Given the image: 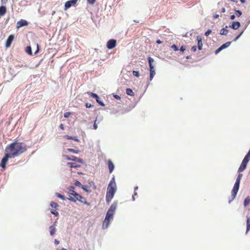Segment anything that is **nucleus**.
Returning <instances> with one entry per match:
<instances>
[{
    "mask_svg": "<svg viewBox=\"0 0 250 250\" xmlns=\"http://www.w3.org/2000/svg\"><path fill=\"white\" fill-rule=\"evenodd\" d=\"M240 25L241 24L239 21H233L231 24L229 25V27L233 29L236 30L240 27Z\"/></svg>",
    "mask_w": 250,
    "mask_h": 250,
    "instance_id": "9b49d317",
    "label": "nucleus"
},
{
    "mask_svg": "<svg viewBox=\"0 0 250 250\" xmlns=\"http://www.w3.org/2000/svg\"><path fill=\"white\" fill-rule=\"evenodd\" d=\"M84 198H83V199H80V200H78V201H79L80 202H81V203H83V200H84Z\"/></svg>",
    "mask_w": 250,
    "mask_h": 250,
    "instance_id": "69168bd1",
    "label": "nucleus"
},
{
    "mask_svg": "<svg viewBox=\"0 0 250 250\" xmlns=\"http://www.w3.org/2000/svg\"><path fill=\"white\" fill-rule=\"evenodd\" d=\"M67 166H69L70 167H74V168H76V167H80L79 165L76 164L75 163H67Z\"/></svg>",
    "mask_w": 250,
    "mask_h": 250,
    "instance_id": "5701e85b",
    "label": "nucleus"
},
{
    "mask_svg": "<svg viewBox=\"0 0 250 250\" xmlns=\"http://www.w3.org/2000/svg\"><path fill=\"white\" fill-rule=\"evenodd\" d=\"M12 158H13V157H11V155L8 152H5V155L1 161L0 167L2 168L5 169L6 167V164L8 160V159Z\"/></svg>",
    "mask_w": 250,
    "mask_h": 250,
    "instance_id": "20e7f679",
    "label": "nucleus"
},
{
    "mask_svg": "<svg viewBox=\"0 0 250 250\" xmlns=\"http://www.w3.org/2000/svg\"><path fill=\"white\" fill-rule=\"evenodd\" d=\"M196 48H197V47H196V46L195 45L191 47V50L192 51H193V52H195V51H196Z\"/></svg>",
    "mask_w": 250,
    "mask_h": 250,
    "instance_id": "8fccbe9b",
    "label": "nucleus"
},
{
    "mask_svg": "<svg viewBox=\"0 0 250 250\" xmlns=\"http://www.w3.org/2000/svg\"><path fill=\"white\" fill-rule=\"evenodd\" d=\"M83 203L85 204V205H87V206H89L90 205V203L87 202H86L85 199V198L84 199V200H83Z\"/></svg>",
    "mask_w": 250,
    "mask_h": 250,
    "instance_id": "603ef678",
    "label": "nucleus"
},
{
    "mask_svg": "<svg viewBox=\"0 0 250 250\" xmlns=\"http://www.w3.org/2000/svg\"><path fill=\"white\" fill-rule=\"evenodd\" d=\"M116 44V41L115 40L111 39L109 40L107 42V47L109 49H111L114 48Z\"/></svg>",
    "mask_w": 250,
    "mask_h": 250,
    "instance_id": "6e6552de",
    "label": "nucleus"
},
{
    "mask_svg": "<svg viewBox=\"0 0 250 250\" xmlns=\"http://www.w3.org/2000/svg\"><path fill=\"white\" fill-rule=\"evenodd\" d=\"M74 185L77 186V187H82V186L83 185L81 184V183L79 181H77V180H76L74 182Z\"/></svg>",
    "mask_w": 250,
    "mask_h": 250,
    "instance_id": "c9c22d12",
    "label": "nucleus"
},
{
    "mask_svg": "<svg viewBox=\"0 0 250 250\" xmlns=\"http://www.w3.org/2000/svg\"><path fill=\"white\" fill-rule=\"evenodd\" d=\"M50 212L52 214L56 216H58L59 215V213L55 210H51Z\"/></svg>",
    "mask_w": 250,
    "mask_h": 250,
    "instance_id": "58836bf2",
    "label": "nucleus"
},
{
    "mask_svg": "<svg viewBox=\"0 0 250 250\" xmlns=\"http://www.w3.org/2000/svg\"><path fill=\"white\" fill-rule=\"evenodd\" d=\"M87 0L88 3L91 5L93 4L95 2V1H96V0Z\"/></svg>",
    "mask_w": 250,
    "mask_h": 250,
    "instance_id": "a18cd8bd",
    "label": "nucleus"
},
{
    "mask_svg": "<svg viewBox=\"0 0 250 250\" xmlns=\"http://www.w3.org/2000/svg\"><path fill=\"white\" fill-rule=\"evenodd\" d=\"M98 128V125L96 123V122H94V125H93V128L94 129H97Z\"/></svg>",
    "mask_w": 250,
    "mask_h": 250,
    "instance_id": "864d4df0",
    "label": "nucleus"
},
{
    "mask_svg": "<svg viewBox=\"0 0 250 250\" xmlns=\"http://www.w3.org/2000/svg\"><path fill=\"white\" fill-rule=\"evenodd\" d=\"M231 44V42H228L224 44H223L220 47L221 48V49L222 50L229 47L230 46V45Z\"/></svg>",
    "mask_w": 250,
    "mask_h": 250,
    "instance_id": "4be33fe9",
    "label": "nucleus"
},
{
    "mask_svg": "<svg viewBox=\"0 0 250 250\" xmlns=\"http://www.w3.org/2000/svg\"><path fill=\"white\" fill-rule=\"evenodd\" d=\"M126 93L128 95H129V96H134V92L133 91V90L130 89V88H126Z\"/></svg>",
    "mask_w": 250,
    "mask_h": 250,
    "instance_id": "393cba45",
    "label": "nucleus"
},
{
    "mask_svg": "<svg viewBox=\"0 0 250 250\" xmlns=\"http://www.w3.org/2000/svg\"><path fill=\"white\" fill-rule=\"evenodd\" d=\"M229 27V26L226 25L225 27L223 28L220 31V34L221 35H227L229 32L227 28Z\"/></svg>",
    "mask_w": 250,
    "mask_h": 250,
    "instance_id": "4468645a",
    "label": "nucleus"
},
{
    "mask_svg": "<svg viewBox=\"0 0 250 250\" xmlns=\"http://www.w3.org/2000/svg\"><path fill=\"white\" fill-rule=\"evenodd\" d=\"M78 0H70L67 1L64 4V9L66 10L72 6H74L77 3Z\"/></svg>",
    "mask_w": 250,
    "mask_h": 250,
    "instance_id": "423d86ee",
    "label": "nucleus"
},
{
    "mask_svg": "<svg viewBox=\"0 0 250 250\" xmlns=\"http://www.w3.org/2000/svg\"><path fill=\"white\" fill-rule=\"evenodd\" d=\"M117 190V186L115 178L113 177L110 180L107 189L106 194V201L109 202L113 198L115 193Z\"/></svg>",
    "mask_w": 250,
    "mask_h": 250,
    "instance_id": "f03ea898",
    "label": "nucleus"
},
{
    "mask_svg": "<svg viewBox=\"0 0 250 250\" xmlns=\"http://www.w3.org/2000/svg\"><path fill=\"white\" fill-rule=\"evenodd\" d=\"M67 150L68 151H69V152H72V153H75V154H77L78 153V152H79L78 150H75V149H72V148H68Z\"/></svg>",
    "mask_w": 250,
    "mask_h": 250,
    "instance_id": "f704fd0d",
    "label": "nucleus"
},
{
    "mask_svg": "<svg viewBox=\"0 0 250 250\" xmlns=\"http://www.w3.org/2000/svg\"><path fill=\"white\" fill-rule=\"evenodd\" d=\"M235 12L237 17H240L242 14V12L238 10H235Z\"/></svg>",
    "mask_w": 250,
    "mask_h": 250,
    "instance_id": "e433bc0d",
    "label": "nucleus"
},
{
    "mask_svg": "<svg viewBox=\"0 0 250 250\" xmlns=\"http://www.w3.org/2000/svg\"><path fill=\"white\" fill-rule=\"evenodd\" d=\"M26 147L24 143L15 141L7 146L5 151L8 152L11 155V157L15 158L25 152L27 150Z\"/></svg>",
    "mask_w": 250,
    "mask_h": 250,
    "instance_id": "f257e3e1",
    "label": "nucleus"
},
{
    "mask_svg": "<svg viewBox=\"0 0 250 250\" xmlns=\"http://www.w3.org/2000/svg\"><path fill=\"white\" fill-rule=\"evenodd\" d=\"M8 0H1V3L3 4H5L7 3Z\"/></svg>",
    "mask_w": 250,
    "mask_h": 250,
    "instance_id": "5fc2aeb1",
    "label": "nucleus"
},
{
    "mask_svg": "<svg viewBox=\"0 0 250 250\" xmlns=\"http://www.w3.org/2000/svg\"><path fill=\"white\" fill-rule=\"evenodd\" d=\"M54 243L55 245H57L59 244V241H58L57 240L55 239L54 241Z\"/></svg>",
    "mask_w": 250,
    "mask_h": 250,
    "instance_id": "052dcab7",
    "label": "nucleus"
},
{
    "mask_svg": "<svg viewBox=\"0 0 250 250\" xmlns=\"http://www.w3.org/2000/svg\"><path fill=\"white\" fill-rule=\"evenodd\" d=\"M83 203L85 204V205H87V206H89L90 205V203L87 202H86L85 199V198L84 199V200H83Z\"/></svg>",
    "mask_w": 250,
    "mask_h": 250,
    "instance_id": "3c124183",
    "label": "nucleus"
},
{
    "mask_svg": "<svg viewBox=\"0 0 250 250\" xmlns=\"http://www.w3.org/2000/svg\"><path fill=\"white\" fill-rule=\"evenodd\" d=\"M64 157L65 158V159H66L68 160L76 161V162H78L79 163H82V162H83L82 159H81L80 158H77L74 156H73V155H71L70 156H67V155H65V156H64Z\"/></svg>",
    "mask_w": 250,
    "mask_h": 250,
    "instance_id": "0eeeda50",
    "label": "nucleus"
},
{
    "mask_svg": "<svg viewBox=\"0 0 250 250\" xmlns=\"http://www.w3.org/2000/svg\"><path fill=\"white\" fill-rule=\"evenodd\" d=\"M240 2L242 3H244L245 2V0H240Z\"/></svg>",
    "mask_w": 250,
    "mask_h": 250,
    "instance_id": "774afa93",
    "label": "nucleus"
},
{
    "mask_svg": "<svg viewBox=\"0 0 250 250\" xmlns=\"http://www.w3.org/2000/svg\"><path fill=\"white\" fill-rule=\"evenodd\" d=\"M250 203V197H247L244 201V206L246 207Z\"/></svg>",
    "mask_w": 250,
    "mask_h": 250,
    "instance_id": "b1692460",
    "label": "nucleus"
},
{
    "mask_svg": "<svg viewBox=\"0 0 250 250\" xmlns=\"http://www.w3.org/2000/svg\"><path fill=\"white\" fill-rule=\"evenodd\" d=\"M85 106L86 108H90L92 106V105L90 103H86L85 104Z\"/></svg>",
    "mask_w": 250,
    "mask_h": 250,
    "instance_id": "09e8293b",
    "label": "nucleus"
},
{
    "mask_svg": "<svg viewBox=\"0 0 250 250\" xmlns=\"http://www.w3.org/2000/svg\"><path fill=\"white\" fill-rule=\"evenodd\" d=\"M49 228H50V234L51 235H53L56 231L55 227L54 225H52Z\"/></svg>",
    "mask_w": 250,
    "mask_h": 250,
    "instance_id": "aec40b11",
    "label": "nucleus"
},
{
    "mask_svg": "<svg viewBox=\"0 0 250 250\" xmlns=\"http://www.w3.org/2000/svg\"><path fill=\"white\" fill-rule=\"evenodd\" d=\"M68 189H69V190H68V193L69 195H74V193H76V192H75L74 191L75 188L73 186L70 187Z\"/></svg>",
    "mask_w": 250,
    "mask_h": 250,
    "instance_id": "a211bd4d",
    "label": "nucleus"
},
{
    "mask_svg": "<svg viewBox=\"0 0 250 250\" xmlns=\"http://www.w3.org/2000/svg\"><path fill=\"white\" fill-rule=\"evenodd\" d=\"M117 206V203L115 202H114L109 208L108 209L107 213H109V214H111L113 216V215L115 213V210L116 209Z\"/></svg>",
    "mask_w": 250,
    "mask_h": 250,
    "instance_id": "39448f33",
    "label": "nucleus"
},
{
    "mask_svg": "<svg viewBox=\"0 0 250 250\" xmlns=\"http://www.w3.org/2000/svg\"><path fill=\"white\" fill-rule=\"evenodd\" d=\"M211 32V30L210 29L208 30L205 33V35L206 36H208Z\"/></svg>",
    "mask_w": 250,
    "mask_h": 250,
    "instance_id": "c03bdc74",
    "label": "nucleus"
},
{
    "mask_svg": "<svg viewBox=\"0 0 250 250\" xmlns=\"http://www.w3.org/2000/svg\"><path fill=\"white\" fill-rule=\"evenodd\" d=\"M133 74L134 76L137 77L140 76L139 72L138 71H135V70L133 71Z\"/></svg>",
    "mask_w": 250,
    "mask_h": 250,
    "instance_id": "a19ab883",
    "label": "nucleus"
},
{
    "mask_svg": "<svg viewBox=\"0 0 250 250\" xmlns=\"http://www.w3.org/2000/svg\"><path fill=\"white\" fill-rule=\"evenodd\" d=\"M243 32H244V30L242 31L239 33V34L238 35H237V37L233 39V41L234 42H236L238 40V39L242 36V35L243 34Z\"/></svg>",
    "mask_w": 250,
    "mask_h": 250,
    "instance_id": "72a5a7b5",
    "label": "nucleus"
},
{
    "mask_svg": "<svg viewBox=\"0 0 250 250\" xmlns=\"http://www.w3.org/2000/svg\"><path fill=\"white\" fill-rule=\"evenodd\" d=\"M243 176V174H241V173H239L237 177V178L240 179V180H241L242 179V177Z\"/></svg>",
    "mask_w": 250,
    "mask_h": 250,
    "instance_id": "4d7b16f0",
    "label": "nucleus"
},
{
    "mask_svg": "<svg viewBox=\"0 0 250 250\" xmlns=\"http://www.w3.org/2000/svg\"><path fill=\"white\" fill-rule=\"evenodd\" d=\"M14 36L13 35H10L6 40L5 46L9 47L10 46L12 41H13Z\"/></svg>",
    "mask_w": 250,
    "mask_h": 250,
    "instance_id": "9d476101",
    "label": "nucleus"
},
{
    "mask_svg": "<svg viewBox=\"0 0 250 250\" xmlns=\"http://www.w3.org/2000/svg\"><path fill=\"white\" fill-rule=\"evenodd\" d=\"M71 113L69 112H65V113H64V115H63L64 117L67 118L69 117V116L71 115Z\"/></svg>",
    "mask_w": 250,
    "mask_h": 250,
    "instance_id": "79ce46f5",
    "label": "nucleus"
},
{
    "mask_svg": "<svg viewBox=\"0 0 250 250\" xmlns=\"http://www.w3.org/2000/svg\"><path fill=\"white\" fill-rule=\"evenodd\" d=\"M25 51L29 55L32 54V49L30 46H28L26 47Z\"/></svg>",
    "mask_w": 250,
    "mask_h": 250,
    "instance_id": "c85d7f7f",
    "label": "nucleus"
},
{
    "mask_svg": "<svg viewBox=\"0 0 250 250\" xmlns=\"http://www.w3.org/2000/svg\"><path fill=\"white\" fill-rule=\"evenodd\" d=\"M96 102L101 106H104V103L100 100V98L99 99H97L96 100Z\"/></svg>",
    "mask_w": 250,
    "mask_h": 250,
    "instance_id": "ea45409f",
    "label": "nucleus"
},
{
    "mask_svg": "<svg viewBox=\"0 0 250 250\" xmlns=\"http://www.w3.org/2000/svg\"><path fill=\"white\" fill-rule=\"evenodd\" d=\"M197 41H198L197 44H198V49L199 50H201L202 49V46H203V43H202V38H201L200 36H198L197 37Z\"/></svg>",
    "mask_w": 250,
    "mask_h": 250,
    "instance_id": "2eb2a0df",
    "label": "nucleus"
},
{
    "mask_svg": "<svg viewBox=\"0 0 250 250\" xmlns=\"http://www.w3.org/2000/svg\"><path fill=\"white\" fill-rule=\"evenodd\" d=\"M222 49L220 47V46L215 51V54H217L219 53L221 51H222Z\"/></svg>",
    "mask_w": 250,
    "mask_h": 250,
    "instance_id": "49530a36",
    "label": "nucleus"
},
{
    "mask_svg": "<svg viewBox=\"0 0 250 250\" xmlns=\"http://www.w3.org/2000/svg\"><path fill=\"white\" fill-rule=\"evenodd\" d=\"M225 11H226V9H225V8L224 7L222 8V10H221V12H222V13H225Z\"/></svg>",
    "mask_w": 250,
    "mask_h": 250,
    "instance_id": "338daca9",
    "label": "nucleus"
},
{
    "mask_svg": "<svg viewBox=\"0 0 250 250\" xmlns=\"http://www.w3.org/2000/svg\"><path fill=\"white\" fill-rule=\"evenodd\" d=\"M81 188L85 192L87 193L91 192V190L89 189H88V187L86 185H82Z\"/></svg>",
    "mask_w": 250,
    "mask_h": 250,
    "instance_id": "a878e982",
    "label": "nucleus"
},
{
    "mask_svg": "<svg viewBox=\"0 0 250 250\" xmlns=\"http://www.w3.org/2000/svg\"><path fill=\"white\" fill-rule=\"evenodd\" d=\"M88 94L91 97L95 98L96 99V100H97V99H99V96L96 93H94L92 92H89Z\"/></svg>",
    "mask_w": 250,
    "mask_h": 250,
    "instance_id": "cd10ccee",
    "label": "nucleus"
},
{
    "mask_svg": "<svg viewBox=\"0 0 250 250\" xmlns=\"http://www.w3.org/2000/svg\"><path fill=\"white\" fill-rule=\"evenodd\" d=\"M6 12V8L4 5L0 6V17H2L5 14Z\"/></svg>",
    "mask_w": 250,
    "mask_h": 250,
    "instance_id": "dca6fc26",
    "label": "nucleus"
},
{
    "mask_svg": "<svg viewBox=\"0 0 250 250\" xmlns=\"http://www.w3.org/2000/svg\"><path fill=\"white\" fill-rule=\"evenodd\" d=\"M28 25V22L24 20H21L17 23V28H19L22 26H26Z\"/></svg>",
    "mask_w": 250,
    "mask_h": 250,
    "instance_id": "1a4fd4ad",
    "label": "nucleus"
},
{
    "mask_svg": "<svg viewBox=\"0 0 250 250\" xmlns=\"http://www.w3.org/2000/svg\"><path fill=\"white\" fill-rule=\"evenodd\" d=\"M238 190L239 188L233 187L232 190L231 191V196L232 197V199H234L235 198Z\"/></svg>",
    "mask_w": 250,
    "mask_h": 250,
    "instance_id": "f3484780",
    "label": "nucleus"
},
{
    "mask_svg": "<svg viewBox=\"0 0 250 250\" xmlns=\"http://www.w3.org/2000/svg\"><path fill=\"white\" fill-rule=\"evenodd\" d=\"M64 137L68 140H73L78 142H79V140L76 137L65 135Z\"/></svg>",
    "mask_w": 250,
    "mask_h": 250,
    "instance_id": "412c9836",
    "label": "nucleus"
},
{
    "mask_svg": "<svg viewBox=\"0 0 250 250\" xmlns=\"http://www.w3.org/2000/svg\"><path fill=\"white\" fill-rule=\"evenodd\" d=\"M137 193L136 192H135L134 193V194L132 195V200H133V201H135L134 197H135V196H137Z\"/></svg>",
    "mask_w": 250,
    "mask_h": 250,
    "instance_id": "13d9d810",
    "label": "nucleus"
},
{
    "mask_svg": "<svg viewBox=\"0 0 250 250\" xmlns=\"http://www.w3.org/2000/svg\"><path fill=\"white\" fill-rule=\"evenodd\" d=\"M113 215L109 214V213L106 212L105 217V218L106 219V220H111L113 219Z\"/></svg>",
    "mask_w": 250,
    "mask_h": 250,
    "instance_id": "473e14b6",
    "label": "nucleus"
},
{
    "mask_svg": "<svg viewBox=\"0 0 250 250\" xmlns=\"http://www.w3.org/2000/svg\"><path fill=\"white\" fill-rule=\"evenodd\" d=\"M108 166L109 173H111L114 169V165L110 160L108 161Z\"/></svg>",
    "mask_w": 250,
    "mask_h": 250,
    "instance_id": "f8f14e48",
    "label": "nucleus"
},
{
    "mask_svg": "<svg viewBox=\"0 0 250 250\" xmlns=\"http://www.w3.org/2000/svg\"><path fill=\"white\" fill-rule=\"evenodd\" d=\"M74 194V195L73 196H74V198L76 200V201L80 200L81 199H83V197L79 194L77 193V192Z\"/></svg>",
    "mask_w": 250,
    "mask_h": 250,
    "instance_id": "bb28decb",
    "label": "nucleus"
},
{
    "mask_svg": "<svg viewBox=\"0 0 250 250\" xmlns=\"http://www.w3.org/2000/svg\"><path fill=\"white\" fill-rule=\"evenodd\" d=\"M55 195L56 196H57L58 198H60L62 200H65L66 199V198L64 196L62 195L59 193H56Z\"/></svg>",
    "mask_w": 250,
    "mask_h": 250,
    "instance_id": "7c9ffc66",
    "label": "nucleus"
},
{
    "mask_svg": "<svg viewBox=\"0 0 250 250\" xmlns=\"http://www.w3.org/2000/svg\"><path fill=\"white\" fill-rule=\"evenodd\" d=\"M250 230V216L247 218V229L246 233L247 234Z\"/></svg>",
    "mask_w": 250,
    "mask_h": 250,
    "instance_id": "6ab92c4d",
    "label": "nucleus"
},
{
    "mask_svg": "<svg viewBox=\"0 0 250 250\" xmlns=\"http://www.w3.org/2000/svg\"><path fill=\"white\" fill-rule=\"evenodd\" d=\"M70 195H69V197L68 198H66V199H68V200L71 201V202H76V200L74 198L71 197Z\"/></svg>",
    "mask_w": 250,
    "mask_h": 250,
    "instance_id": "4c0bfd02",
    "label": "nucleus"
},
{
    "mask_svg": "<svg viewBox=\"0 0 250 250\" xmlns=\"http://www.w3.org/2000/svg\"><path fill=\"white\" fill-rule=\"evenodd\" d=\"M50 206L52 208H57L58 207H59V205L57 203L51 202L50 203Z\"/></svg>",
    "mask_w": 250,
    "mask_h": 250,
    "instance_id": "2f4dec72",
    "label": "nucleus"
},
{
    "mask_svg": "<svg viewBox=\"0 0 250 250\" xmlns=\"http://www.w3.org/2000/svg\"><path fill=\"white\" fill-rule=\"evenodd\" d=\"M113 97L117 99V100H120L121 99V97L118 95H116V94H113Z\"/></svg>",
    "mask_w": 250,
    "mask_h": 250,
    "instance_id": "de8ad7c7",
    "label": "nucleus"
},
{
    "mask_svg": "<svg viewBox=\"0 0 250 250\" xmlns=\"http://www.w3.org/2000/svg\"><path fill=\"white\" fill-rule=\"evenodd\" d=\"M171 48L174 50V51H178V47L175 44H173L172 46H171Z\"/></svg>",
    "mask_w": 250,
    "mask_h": 250,
    "instance_id": "37998d69",
    "label": "nucleus"
},
{
    "mask_svg": "<svg viewBox=\"0 0 250 250\" xmlns=\"http://www.w3.org/2000/svg\"><path fill=\"white\" fill-rule=\"evenodd\" d=\"M186 50L185 47L184 46H182L180 47V50L182 52H184Z\"/></svg>",
    "mask_w": 250,
    "mask_h": 250,
    "instance_id": "6e6d98bb",
    "label": "nucleus"
},
{
    "mask_svg": "<svg viewBox=\"0 0 250 250\" xmlns=\"http://www.w3.org/2000/svg\"><path fill=\"white\" fill-rule=\"evenodd\" d=\"M156 42L158 44H161L162 43V42L160 40H158L157 41H156Z\"/></svg>",
    "mask_w": 250,
    "mask_h": 250,
    "instance_id": "e2e57ef3",
    "label": "nucleus"
},
{
    "mask_svg": "<svg viewBox=\"0 0 250 250\" xmlns=\"http://www.w3.org/2000/svg\"><path fill=\"white\" fill-rule=\"evenodd\" d=\"M219 17V15L218 14H216L214 16V18L215 19H217V18H218Z\"/></svg>",
    "mask_w": 250,
    "mask_h": 250,
    "instance_id": "0e129e2a",
    "label": "nucleus"
},
{
    "mask_svg": "<svg viewBox=\"0 0 250 250\" xmlns=\"http://www.w3.org/2000/svg\"><path fill=\"white\" fill-rule=\"evenodd\" d=\"M110 220H106V219H104V222H103V226H102V228L103 229H107L109 224H110Z\"/></svg>",
    "mask_w": 250,
    "mask_h": 250,
    "instance_id": "ddd939ff",
    "label": "nucleus"
},
{
    "mask_svg": "<svg viewBox=\"0 0 250 250\" xmlns=\"http://www.w3.org/2000/svg\"><path fill=\"white\" fill-rule=\"evenodd\" d=\"M230 18L231 20H234L235 18V16L234 15H232L230 16Z\"/></svg>",
    "mask_w": 250,
    "mask_h": 250,
    "instance_id": "bf43d9fd",
    "label": "nucleus"
},
{
    "mask_svg": "<svg viewBox=\"0 0 250 250\" xmlns=\"http://www.w3.org/2000/svg\"><path fill=\"white\" fill-rule=\"evenodd\" d=\"M240 181H241V180H240V179H239L238 178H236V181H235V184L234 185L233 187H235V188H239Z\"/></svg>",
    "mask_w": 250,
    "mask_h": 250,
    "instance_id": "c756f323",
    "label": "nucleus"
},
{
    "mask_svg": "<svg viewBox=\"0 0 250 250\" xmlns=\"http://www.w3.org/2000/svg\"><path fill=\"white\" fill-rule=\"evenodd\" d=\"M60 128L62 130L64 129V125L63 124H61L60 125Z\"/></svg>",
    "mask_w": 250,
    "mask_h": 250,
    "instance_id": "680f3d73",
    "label": "nucleus"
},
{
    "mask_svg": "<svg viewBox=\"0 0 250 250\" xmlns=\"http://www.w3.org/2000/svg\"><path fill=\"white\" fill-rule=\"evenodd\" d=\"M147 59L150 71L149 80L151 81L156 74L155 69L152 65V63L154 62V59L150 57H148Z\"/></svg>",
    "mask_w": 250,
    "mask_h": 250,
    "instance_id": "7ed1b4c3",
    "label": "nucleus"
}]
</instances>
